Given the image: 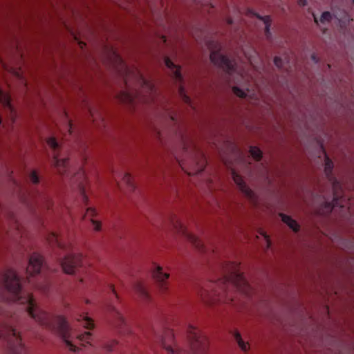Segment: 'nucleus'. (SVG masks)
Listing matches in <instances>:
<instances>
[{"mask_svg": "<svg viewBox=\"0 0 354 354\" xmlns=\"http://www.w3.org/2000/svg\"><path fill=\"white\" fill-rule=\"evenodd\" d=\"M232 178L234 183L238 185L240 190L248 198H252L253 192L247 186L242 177L236 174L234 171L232 172Z\"/></svg>", "mask_w": 354, "mask_h": 354, "instance_id": "nucleus-11", "label": "nucleus"}, {"mask_svg": "<svg viewBox=\"0 0 354 354\" xmlns=\"http://www.w3.org/2000/svg\"><path fill=\"white\" fill-rule=\"evenodd\" d=\"M264 237H265V239H266V241L267 242L268 247H270V245H271V243H270V241L269 239V237L267 235H266V234L264 235Z\"/></svg>", "mask_w": 354, "mask_h": 354, "instance_id": "nucleus-36", "label": "nucleus"}, {"mask_svg": "<svg viewBox=\"0 0 354 354\" xmlns=\"http://www.w3.org/2000/svg\"><path fill=\"white\" fill-rule=\"evenodd\" d=\"M45 264L43 257L37 254L33 253L29 259V264L26 268L28 274L27 280L28 283H32L31 277L36 274L40 273L41 270L44 269Z\"/></svg>", "mask_w": 354, "mask_h": 354, "instance_id": "nucleus-8", "label": "nucleus"}, {"mask_svg": "<svg viewBox=\"0 0 354 354\" xmlns=\"http://www.w3.org/2000/svg\"><path fill=\"white\" fill-rule=\"evenodd\" d=\"M274 65L279 68H282V66H283V60L281 57H275L274 59Z\"/></svg>", "mask_w": 354, "mask_h": 354, "instance_id": "nucleus-32", "label": "nucleus"}, {"mask_svg": "<svg viewBox=\"0 0 354 354\" xmlns=\"http://www.w3.org/2000/svg\"><path fill=\"white\" fill-rule=\"evenodd\" d=\"M110 290H111V291L112 292V293H113V294L116 297H118V295H117V294L115 293V289H114V288H113V286H110Z\"/></svg>", "mask_w": 354, "mask_h": 354, "instance_id": "nucleus-39", "label": "nucleus"}, {"mask_svg": "<svg viewBox=\"0 0 354 354\" xmlns=\"http://www.w3.org/2000/svg\"><path fill=\"white\" fill-rule=\"evenodd\" d=\"M233 92L236 95L242 98L246 96L245 92L236 86L233 87Z\"/></svg>", "mask_w": 354, "mask_h": 354, "instance_id": "nucleus-29", "label": "nucleus"}, {"mask_svg": "<svg viewBox=\"0 0 354 354\" xmlns=\"http://www.w3.org/2000/svg\"><path fill=\"white\" fill-rule=\"evenodd\" d=\"M0 337L7 341L9 354H25L26 348L21 342L19 333L12 326H8L6 331L0 333Z\"/></svg>", "mask_w": 354, "mask_h": 354, "instance_id": "nucleus-4", "label": "nucleus"}, {"mask_svg": "<svg viewBox=\"0 0 354 354\" xmlns=\"http://www.w3.org/2000/svg\"><path fill=\"white\" fill-rule=\"evenodd\" d=\"M234 337L241 350L243 351H248L249 348L248 344L243 340L241 334L238 331H234Z\"/></svg>", "mask_w": 354, "mask_h": 354, "instance_id": "nucleus-19", "label": "nucleus"}, {"mask_svg": "<svg viewBox=\"0 0 354 354\" xmlns=\"http://www.w3.org/2000/svg\"><path fill=\"white\" fill-rule=\"evenodd\" d=\"M96 210L93 207H88L86 209V214L84 215L85 217L91 218V221L92 223L93 227L95 231H100L101 229V223L94 220L93 218L96 215Z\"/></svg>", "mask_w": 354, "mask_h": 354, "instance_id": "nucleus-15", "label": "nucleus"}, {"mask_svg": "<svg viewBox=\"0 0 354 354\" xmlns=\"http://www.w3.org/2000/svg\"><path fill=\"white\" fill-rule=\"evenodd\" d=\"M118 346V342L115 341V340H113L109 343H107L104 348L105 349L110 352V351H114L115 348Z\"/></svg>", "mask_w": 354, "mask_h": 354, "instance_id": "nucleus-27", "label": "nucleus"}, {"mask_svg": "<svg viewBox=\"0 0 354 354\" xmlns=\"http://www.w3.org/2000/svg\"><path fill=\"white\" fill-rule=\"evenodd\" d=\"M109 310L114 318L115 325L116 327L122 329L123 326H126L125 320L122 313L114 306L111 305L109 306Z\"/></svg>", "mask_w": 354, "mask_h": 354, "instance_id": "nucleus-13", "label": "nucleus"}, {"mask_svg": "<svg viewBox=\"0 0 354 354\" xmlns=\"http://www.w3.org/2000/svg\"><path fill=\"white\" fill-rule=\"evenodd\" d=\"M0 101L1 103L7 108H8L11 111H12V108L10 103V96L5 93L3 91L0 89Z\"/></svg>", "mask_w": 354, "mask_h": 354, "instance_id": "nucleus-20", "label": "nucleus"}, {"mask_svg": "<svg viewBox=\"0 0 354 354\" xmlns=\"http://www.w3.org/2000/svg\"><path fill=\"white\" fill-rule=\"evenodd\" d=\"M189 344V351L174 348V334L173 330L167 329L163 335L158 337V341L167 351L168 354H205L207 349V339L200 330L194 326L189 325L187 330Z\"/></svg>", "mask_w": 354, "mask_h": 354, "instance_id": "nucleus-3", "label": "nucleus"}, {"mask_svg": "<svg viewBox=\"0 0 354 354\" xmlns=\"http://www.w3.org/2000/svg\"><path fill=\"white\" fill-rule=\"evenodd\" d=\"M44 282L43 283H38L35 284V287L39 290H41L44 292H47L50 288V281L48 279H46L44 277Z\"/></svg>", "mask_w": 354, "mask_h": 354, "instance_id": "nucleus-23", "label": "nucleus"}, {"mask_svg": "<svg viewBox=\"0 0 354 354\" xmlns=\"http://www.w3.org/2000/svg\"><path fill=\"white\" fill-rule=\"evenodd\" d=\"M250 153L252 158L256 160L259 161L261 159L262 152L257 147H250Z\"/></svg>", "mask_w": 354, "mask_h": 354, "instance_id": "nucleus-24", "label": "nucleus"}, {"mask_svg": "<svg viewBox=\"0 0 354 354\" xmlns=\"http://www.w3.org/2000/svg\"><path fill=\"white\" fill-rule=\"evenodd\" d=\"M333 169V163L332 160L327 156L325 158V165H324V172L327 178H328L330 180H333V187L335 189L336 187L339 186V182L336 179H333L332 176V171Z\"/></svg>", "mask_w": 354, "mask_h": 354, "instance_id": "nucleus-14", "label": "nucleus"}, {"mask_svg": "<svg viewBox=\"0 0 354 354\" xmlns=\"http://www.w3.org/2000/svg\"><path fill=\"white\" fill-rule=\"evenodd\" d=\"M335 205H337V196L336 194H334V197H333V203H326V205H327V208L328 209V210L330 212L332 211L333 209V207Z\"/></svg>", "mask_w": 354, "mask_h": 354, "instance_id": "nucleus-30", "label": "nucleus"}, {"mask_svg": "<svg viewBox=\"0 0 354 354\" xmlns=\"http://www.w3.org/2000/svg\"><path fill=\"white\" fill-rule=\"evenodd\" d=\"M223 276L218 281L211 283L212 290H204L201 292L202 299L209 304L216 302L232 301L231 298H225L230 286L234 287L239 290L246 292L250 289V286L243 274L239 270V266L234 262H228L223 266Z\"/></svg>", "mask_w": 354, "mask_h": 354, "instance_id": "nucleus-2", "label": "nucleus"}, {"mask_svg": "<svg viewBox=\"0 0 354 354\" xmlns=\"http://www.w3.org/2000/svg\"><path fill=\"white\" fill-rule=\"evenodd\" d=\"M165 64L166 66L171 71L172 75L175 80L176 82H181L183 77L181 74L180 67L176 65L169 57H165Z\"/></svg>", "mask_w": 354, "mask_h": 354, "instance_id": "nucleus-12", "label": "nucleus"}, {"mask_svg": "<svg viewBox=\"0 0 354 354\" xmlns=\"http://www.w3.org/2000/svg\"><path fill=\"white\" fill-rule=\"evenodd\" d=\"M133 288L136 292L143 299L147 300L149 299V293L142 283L140 281L136 282Z\"/></svg>", "mask_w": 354, "mask_h": 354, "instance_id": "nucleus-18", "label": "nucleus"}, {"mask_svg": "<svg viewBox=\"0 0 354 354\" xmlns=\"http://www.w3.org/2000/svg\"><path fill=\"white\" fill-rule=\"evenodd\" d=\"M171 120L172 121H175V120H176V119H175V118H174V116H171Z\"/></svg>", "mask_w": 354, "mask_h": 354, "instance_id": "nucleus-42", "label": "nucleus"}, {"mask_svg": "<svg viewBox=\"0 0 354 354\" xmlns=\"http://www.w3.org/2000/svg\"><path fill=\"white\" fill-rule=\"evenodd\" d=\"M299 4L301 6H304L306 4V0H299Z\"/></svg>", "mask_w": 354, "mask_h": 354, "instance_id": "nucleus-38", "label": "nucleus"}, {"mask_svg": "<svg viewBox=\"0 0 354 354\" xmlns=\"http://www.w3.org/2000/svg\"><path fill=\"white\" fill-rule=\"evenodd\" d=\"M77 322L86 329L91 330L94 328L93 320L86 315H80L77 318Z\"/></svg>", "mask_w": 354, "mask_h": 354, "instance_id": "nucleus-16", "label": "nucleus"}, {"mask_svg": "<svg viewBox=\"0 0 354 354\" xmlns=\"http://www.w3.org/2000/svg\"><path fill=\"white\" fill-rule=\"evenodd\" d=\"M280 216L281 218L282 221L287 224L290 228H291L294 232H298L299 230V225L297 223V221L292 219L290 216L286 215L284 214H280Z\"/></svg>", "mask_w": 354, "mask_h": 354, "instance_id": "nucleus-17", "label": "nucleus"}, {"mask_svg": "<svg viewBox=\"0 0 354 354\" xmlns=\"http://www.w3.org/2000/svg\"><path fill=\"white\" fill-rule=\"evenodd\" d=\"M1 301L18 302L24 305L29 315L40 325L59 334L70 351H79L77 344L83 346L92 344V334L90 332L78 333L73 331L63 316L53 317L39 308L32 295L22 291L21 280L16 272L12 269H8L0 277V302Z\"/></svg>", "mask_w": 354, "mask_h": 354, "instance_id": "nucleus-1", "label": "nucleus"}, {"mask_svg": "<svg viewBox=\"0 0 354 354\" xmlns=\"http://www.w3.org/2000/svg\"><path fill=\"white\" fill-rule=\"evenodd\" d=\"M211 62L222 68L227 74L232 75L236 71V63L219 51H212L209 56Z\"/></svg>", "mask_w": 354, "mask_h": 354, "instance_id": "nucleus-5", "label": "nucleus"}, {"mask_svg": "<svg viewBox=\"0 0 354 354\" xmlns=\"http://www.w3.org/2000/svg\"><path fill=\"white\" fill-rule=\"evenodd\" d=\"M125 97H126L127 100L129 101L130 102H131L133 101L132 96L129 93H125Z\"/></svg>", "mask_w": 354, "mask_h": 354, "instance_id": "nucleus-35", "label": "nucleus"}, {"mask_svg": "<svg viewBox=\"0 0 354 354\" xmlns=\"http://www.w3.org/2000/svg\"><path fill=\"white\" fill-rule=\"evenodd\" d=\"M174 228L178 232L185 236L187 240L191 242L197 249L203 251L204 250V244L202 241L196 235L187 232L183 224L178 220L172 221Z\"/></svg>", "mask_w": 354, "mask_h": 354, "instance_id": "nucleus-9", "label": "nucleus"}, {"mask_svg": "<svg viewBox=\"0 0 354 354\" xmlns=\"http://www.w3.org/2000/svg\"><path fill=\"white\" fill-rule=\"evenodd\" d=\"M52 239H53L52 241L55 242L56 245H57L59 248H63L62 243H60L58 236L55 234H52Z\"/></svg>", "mask_w": 354, "mask_h": 354, "instance_id": "nucleus-33", "label": "nucleus"}, {"mask_svg": "<svg viewBox=\"0 0 354 354\" xmlns=\"http://www.w3.org/2000/svg\"><path fill=\"white\" fill-rule=\"evenodd\" d=\"M60 265L65 273L75 274L83 265L82 256L80 254H68L61 261Z\"/></svg>", "mask_w": 354, "mask_h": 354, "instance_id": "nucleus-6", "label": "nucleus"}, {"mask_svg": "<svg viewBox=\"0 0 354 354\" xmlns=\"http://www.w3.org/2000/svg\"><path fill=\"white\" fill-rule=\"evenodd\" d=\"M153 277L158 283L161 290L165 291L167 288L166 280L169 278V274L164 272L160 266H156L153 271Z\"/></svg>", "mask_w": 354, "mask_h": 354, "instance_id": "nucleus-10", "label": "nucleus"}, {"mask_svg": "<svg viewBox=\"0 0 354 354\" xmlns=\"http://www.w3.org/2000/svg\"><path fill=\"white\" fill-rule=\"evenodd\" d=\"M122 181L124 184L127 185L130 190L133 191L135 189L136 187L133 178L129 173H125L123 174Z\"/></svg>", "mask_w": 354, "mask_h": 354, "instance_id": "nucleus-21", "label": "nucleus"}, {"mask_svg": "<svg viewBox=\"0 0 354 354\" xmlns=\"http://www.w3.org/2000/svg\"><path fill=\"white\" fill-rule=\"evenodd\" d=\"M257 17L261 19L265 24V33L267 37H269L270 35V28L271 26V19L270 16L261 17L259 15Z\"/></svg>", "mask_w": 354, "mask_h": 354, "instance_id": "nucleus-22", "label": "nucleus"}, {"mask_svg": "<svg viewBox=\"0 0 354 354\" xmlns=\"http://www.w3.org/2000/svg\"><path fill=\"white\" fill-rule=\"evenodd\" d=\"M179 93H180V95L182 97L183 100H184V102L186 104L191 105V99L189 96H187L186 95L185 90L182 85H180L179 87Z\"/></svg>", "mask_w": 354, "mask_h": 354, "instance_id": "nucleus-25", "label": "nucleus"}, {"mask_svg": "<svg viewBox=\"0 0 354 354\" xmlns=\"http://www.w3.org/2000/svg\"><path fill=\"white\" fill-rule=\"evenodd\" d=\"M47 144L55 151L59 148V145L54 137L48 138L47 140ZM53 163L60 174L64 175L67 173L68 169V158H60L59 155L55 152L53 155Z\"/></svg>", "mask_w": 354, "mask_h": 354, "instance_id": "nucleus-7", "label": "nucleus"}, {"mask_svg": "<svg viewBox=\"0 0 354 354\" xmlns=\"http://www.w3.org/2000/svg\"><path fill=\"white\" fill-rule=\"evenodd\" d=\"M140 79L144 86L151 92L153 91V85L150 82L144 78L142 75L140 76Z\"/></svg>", "mask_w": 354, "mask_h": 354, "instance_id": "nucleus-28", "label": "nucleus"}, {"mask_svg": "<svg viewBox=\"0 0 354 354\" xmlns=\"http://www.w3.org/2000/svg\"><path fill=\"white\" fill-rule=\"evenodd\" d=\"M68 127L69 129L68 131L71 132V129H72V124H71V122L70 121L68 122Z\"/></svg>", "mask_w": 354, "mask_h": 354, "instance_id": "nucleus-40", "label": "nucleus"}, {"mask_svg": "<svg viewBox=\"0 0 354 354\" xmlns=\"http://www.w3.org/2000/svg\"><path fill=\"white\" fill-rule=\"evenodd\" d=\"M315 23L318 24V19L316 17H315Z\"/></svg>", "mask_w": 354, "mask_h": 354, "instance_id": "nucleus-43", "label": "nucleus"}, {"mask_svg": "<svg viewBox=\"0 0 354 354\" xmlns=\"http://www.w3.org/2000/svg\"><path fill=\"white\" fill-rule=\"evenodd\" d=\"M353 3H354V0H353Z\"/></svg>", "mask_w": 354, "mask_h": 354, "instance_id": "nucleus-44", "label": "nucleus"}, {"mask_svg": "<svg viewBox=\"0 0 354 354\" xmlns=\"http://www.w3.org/2000/svg\"><path fill=\"white\" fill-rule=\"evenodd\" d=\"M80 192H81V194H82V201L86 205L87 201H88V198H87V196L85 194L84 189L83 187H80Z\"/></svg>", "mask_w": 354, "mask_h": 354, "instance_id": "nucleus-34", "label": "nucleus"}, {"mask_svg": "<svg viewBox=\"0 0 354 354\" xmlns=\"http://www.w3.org/2000/svg\"><path fill=\"white\" fill-rule=\"evenodd\" d=\"M227 23H228V24H232V20L231 19H229L227 20Z\"/></svg>", "mask_w": 354, "mask_h": 354, "instance_id": "nucleus-41", "label": "nucleus"}, {"mask_svg": "<svg viewBox=\"0 0 354 354\" xmlns=\"http://www.w3.org/2000/svg\"><path fill=\"white\" fill-rule=\"evenodd\" d=\"M332 19V16H331V14L328 12V11H326V12H324L320 18H319V21L322 24H324L326 22H329Z\"/></svg>", "mask_w": 354, "mask_h": 354, "instance_id": "nucleus-26", "label": "nucleus"}, {"mask_svg": "<svg viewBox=\"0 0 354 354\" xmlns=\"http://www.w3.org/2000/svg\"><path fill=\"white\" fill-rule=\"evenodd\" d=\"M30 180L34 184H37L39 181V176L35 171H32L30 176Z\"/></svg>", "mask_w": 354, "mask_h": 354, "instance_id": "nucleus-31", "label": "nucleus"}, {"mask_svg": "<svg viewBox=\"0 0 354 354\" xmlns=\"http://www.w3.org/2000/svg\"><path fill=\"white\" fill-rule=\"evenodd\" d=\"M311 59L315 62L317 63L319 62L317 56L315 54H313L311 56Z\"/></svg>", "mask_w": 354, "mask_h": 354, "instance_id": "nucleus-37", "label": "nucleus"}]
</instances>
